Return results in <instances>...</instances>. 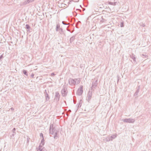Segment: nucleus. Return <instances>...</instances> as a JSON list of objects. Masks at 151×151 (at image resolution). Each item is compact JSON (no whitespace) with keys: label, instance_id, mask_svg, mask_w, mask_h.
<instances>
[{"label":"nucleus","instance_id":"obj_1","mask_svg":"<svg viewBox=\"0 0 151 151\" xmlns=\"http://www.w3.org/2000/svg\"><path fill=\"white\" fill-rule=\"evenodd\" d=\"M56 131L55 127L54 126L53 124H50L49 129V133L51 134H53Z\"/></svg>","mask_w":151,"mask_h":151},{"label":"nucleus","instance_id":"obj_2","mask_svg":"<svg viewBox=\"0 0 151 151\" xmlns=\"http://www.w3.org/2000/svg\"><path fill=\"white\" fill-rule=\"evenodd\" d=\"M122 121L124 122L127 123H134L135 120L134 119L132 118L125 119H123Z\"/></svg>","mask_w":151,"mask_h":151},{"label":"nucleus","instance_id":"obj_3","mask_svg":"<svg viewBox=\"0 0 151 151\" xmlns=\"http://www.w3.org/2000/svg\"><path fill=\"white\" fill-rule=\"evenodd\" d=\"M117 135L116 134H115L114 135H113L111 136L110 137L108 141H112L113 139H115Z\"/></svg>","mask_w":151,"mask_h":151},{"label":"nucleus","instance_id":"obj_4","mask_svg":"<svg viewBox=\"0 0 151 151\" xmlns=\"http://www.w3.org/2000/svg\"><path fill=\"white\" fill-rule=\"evenodd\" d=\"M43 146L40 144L38 148H36L37 151H41V149H43V148H45L44 147H43Z\"/></svg>","mask_w":151,"mask_h":151},{"label":"nucleus","instance_id":"obj_5","mask_svg":"<svg viewBox=\"0 0 151 151\" xmlns=\"http://www.w3.org/2000/svg\"><path fill=\"white\" fill-rule=\"evenodd\" d=\"M44 141H45V140H44V138L42 139L41 140V142H40V144L41 145H44L45 144Z\"/></svg>","mask_w":151,"mask_h":151},{"label":"nucleus","instance_id":"obj_6","mask_svg":"<svg viewBox=\"0 0 151 151\" xmlns=\"http://www.w3.org/2000/svg\"><path fill=\"white\" fill-rule=\"evenodd\" d=\"M81 104H78H78L76 106V107H77V110H78L79 108L80 107H81Z\"/></svg>","mask_w":151,"mask_h":151},{"label":"nucleus","instance_id":"obj_7","mask_svg":"<svg viewBox=\"0 0 151 151\" xmlns=\"http://www.w3.org/2000/svg\"><path fill=\"white\" fill-rule=\"evenodd\" d=\"M40 136L41 137H42V139H43V138H44V137H43V134L41 133L40 134Z\"/></svg>","mask_w":151,"mask_h":151},{"label":"nucleus","instance_id":"obj_8","mask_svg":"<svg viewBox=\"0 0 151 151\" xmlns=\"http://www.w3.org/2000/svg\"><path fill=\"white\" fill-rule=\"evenodd\" d=\"M30 139V138L29 137H28L27 138V143L28 144V145L29 143V142Z\"/></svg>","mask_w":151,"mask_h":151},{"label":"nucleus","instance_id":"obj_9","mask_svg":"<svg viewBox=\"0 0 151 151\" xmlns=\"http://www.w3.org/2000/svg\"><path fill=\"white\" fill-rule=\"evenodd\" d=\"M54 134H55V135L57 136V134H58V131H56L55 132Z\"/></svg>","mask_w":151,"mask_h":151},{"label":"nucleus","instance_id":"obj_10","mask_svg":"<svg viewBox=\"0 0 151 151\" xmlns=\"http://www.w3.org/2000/svg\"><path fill=\"white\" fill-rule=\"evenodd\" d=\"M15 130H16V129L14 128L12 130L13 133H14V132H15Z\"/></svg>","mask_w":151,"mask_h":151},{"label":"nucleus","instance_id":"obj_11","mask_svg":"<svg viewBox=\"0 0 151 151\" xmlns=\"http://www.w3.org/2000/svg\"><path fill=\"white\" fill-rule=\"evenodd\" d=\"M41 151H47V150L45 148H43L41 149Z\"/></svg>","mask_w":151,"mask_h":151},{"label":"nucleus","instance_id":"obj_12","mask_svg":"<svg viewBox=\"0 0 151 151\" xmlns=\"http://www.w3.org/2000/svg\"><path fill=\"white\" fill-rule=\"evenodd\" d=\"M15 134V132H14V133H13L11 135V137H14Z\"/></svg>","mask_w":151,"mask_h":151},{"label":"nucleus","instance_id":"obj_13","mask_svg":"<svg viewBox=\"0 0 151 151\" xmlns=\"http://www.w3.org/2000/svg\"><path fill=\"white\" fill-rule=\"evenodd\" d=\"M57 136L55 135H54V138L55 139H57Z\"/></svg>","mask_w":151,"mask_h":151},{"label":"nucleus","instance_id":"obj_14","mask_svg":"<svg viewBox=\"0 0 151 151\" xmlns=\"http://www.w3.org/2000/svg\"><path fill=\"white\" fill-rule=\"evenodd\" d=\"M23 73L25 74H26V71L25 70H24L23 71Z\"/></svg>","mask_w":151,"mask_h":151},{"label":"nucleus","instance_id":"obj_15","mask_svg":"<svg viewBox=\"0 0 151 151\" xmlns=\"http://www.w3.org/2000/svg\"><path fill=\"white\" fill-rule=\"evenodd\" d=\"M26 27L27 29H29V26L28 25H26Z\"/></svg>","mask_w":151,"mask_h":151},{"label":"nucleus","instance_id":"obj_16","mask_svg":"<svg viewBox=\"0 0 151 151\" xmlns=\"http://www.w3.org/2000/svg\"><path fill=\"white\" fill-rule=\"evenodd\" d=\"M11 109L13 111V110H14V108H13L12 107V108H11Z\"/></svg>","mask_w":151,"mask_h":151},{"label":"nucleus","instance_id":"obj_17","mask_svg":"<svg viewBox=\"0 0 151 151\" xmlns=\"http://www.w3.org/2000/svg\"><path fill=\"white\" fill-rule=\"evenodd\" d=\"M121 27H123V24L122 23V24H121Z\"/></svg>","mask_w":151,"mask_h":151},{"label":"nucleus","instance_id":"obj_18","mask_svg":"<svg viewBox=\"0 0 151 151\" xmlns=\"http://www.w3.org/2000/svg\"><path fill=\"white\" fill-rule=\"evenodd\" d=\"M109 137L108 138V139H107V140H106V141L107 142H109V141H108V140L109 139Z\"/></svg>","mask_w":151,"mask_h":151}]
</instances>
